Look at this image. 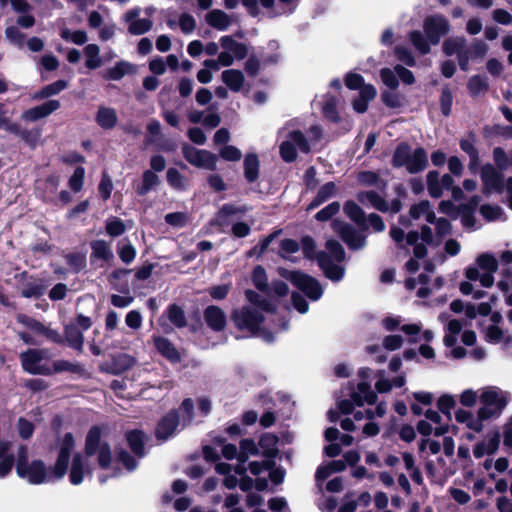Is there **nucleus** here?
<instances>
[{"label":"nucleus","mask_w":512,"mask_h":512,"mask_svg":"<svg viewBox=\"0 0 512 512\" xmlns=\"http://www.w3.org/2000/svg\"><path fill=\"white\" fill-rule=\"evenodd\" d=\"M168 184L175 190L185 191L189 187L188 180L175 168H169L166 173Z\"/></svg>","instance_id":"obj_44"},{"label":"nucleus","mask_w":512,"mask_h":512,"mask_svg":"<svg viewBox=\"0 0 512 512\" xmlns=\"http://www.w3.org/2000/svg\"><path fill=\"white\" fill-rule=\"evenodd\" d=\"M342 399L338 401L339 412L330 410L329 418L331 421L339 419L340 414H349L352 411V385L350 382L347 383L346 387L342 391Z\"/></svg>","instance_id":"obj_28"},{"label":"nucleus","mask_w":512,"mask_h":512,"mask_svg":"<svg viewBox=\"0 0 512 512\" xmlns=\"http://www.w3.org/2000/svg\"><path fill=\"white\" fill-rule=\"evenodd\" d=\"M136 66L127 61H119L113 67L103 72V77L107 80H120L126 75L136 73Z\"/></svg>","instance_id":"obj_26"},{"label":"nucleus","mask_w":512,"mask_h":512,"mask_svg":"<svg viewBox=\"0 0 512 512\" xmlns=\"http://www.w3.org/2000/svg\"><path fill=\"white\" fill-rule=\"evenodd\" d=\"M452 103H453V94L451 89L448 85H445L441 89V95H440V109L441 113L448 117L451 114L452 110Z\"/></svg>","instance_id":"obj_50"},{"label":"nucleus","mask_w":512,"mask_h":512,"mask_svg":"<svg viewBox=\"0 0 512 512\" xmlns=\"http://www.w3.org/2000/svg\"><path fill=\"white\" fill-rule=\"evenodd\" d=\"M244 175L249 182H254L259 176V159L256 154H247L244 159Z\"/></svg>","instance_id":"obj_39"},{"label":"nucleus","mask_w":512,"mask_h":512,"mask_svg":"<svg viewBox=\"0 0 512 512\" xmlns=\"http://www.w3.org/2000/svg\"><path fill=\"white\" fill-rule=\"evenodd\" d=\"M354 225L361 230H368L369 225L375 232H382L385 229V224L380 215L371 213L368 217L364 210L354 202Z\"/></svg>","instance_id":"obj_15"},{"label":"nucleus","mask_w":512,"mask_h":512,"mask_svg":"<svg viewBox=\"0 0 512 512\" xmlns=\"http://www.w3.org/2000/svg\"><path fill=\"white\" fill-rule=\"evenodd\" d=\"M183 155L185 159L195 167L207 170H215L217 167V155L207 150L185 145L183 147Z\"/></svg>","instance_id":"obj_10"},{"label":"nucleus","mask_w":512,"mask_h":512,"mask_svg":"<svg viewBox=\"0 0 512 512\" xmlns=\"http://www.w3.org/2000/svg\"><path fill=\"white\" fill-rule=\"evenodd\" d=\"M222 82L233 92H239L245 82L242 71L237 69H227L221 74Z\"/></svg>","instance_id":"obj_29"},{"label":"nucleus","mask_w":512,"mask_h":512,"mask_svg":"<svg viewBox=\"0 0 512 512\" xmlns=\"http://www.w3.org/2000/svg\"><path fill=\"white\" fill-rule=\"evenodd\" d=\"M319 104L321 105L323 114L326 118L332 121L338 120L337 100L335 97L325 95L322 97V100L319 102Z\"/></svg>","instance_id":"obj_46"},{"label":"nucleus","mask_w":512,"mask_h":512,"mask_svg":"<svg viewBox=\"0 0 512 512\" xmlns=\"http://www.w3.org/2000/svg\"><path fill=\"white\" fill-rule=\"evenodd\" d=\"M322 130L319 126H312L307 136L299 130L288 133L286 139L280 144L279 152L285 162H293L297 158V151L309 153L311 148L319 141Z\"/></svg>","instance_id":"obj_3"},{"label":"nucleus","mask_w":512,"mask_h":512,"mask_svg":"<svg viewBox=\"0 0 512 512\" xmlns=\"http://www.w3.org/2000/svg\"><path fill=\"white\" fill-rule=\"evenodd\" d=\"M117 112L114 108L101 106L96 115L97 124L103 129H111L117 123Z\"/></svg>","instance_id":"obj_32"},{"label":"nucleus","mask_w":512,"mask_h":512,"mask_svg":"<svg viewBox=\"0 0 512 512\" xmlns=\"http://www.w3.org/2000/svg\"><path fill=\"white\" fill-rule=\"evenodd\" d=\"M344 255V250L337 241L328 240L326 251L320 252L317 256L319 266L326 277L332 281H339L344 275V269L340 266Z\"/></svg>","instance_id":"obj_5"},{"label":"nucleus","mask_w":512,"mask_h":512,"mask_svg":"<svg viewBox=\"0 0 512 512\" xmlns=\"http://www.w3.org/2000/svg\"><path fill=\"white\" fill-rule=\"evenodd\" d=\"M65 339L72 348L82 349L84 342L83 333L76 325L71 324L65 327Z\"/></svg>","instance_id":"obj_43"},{"label":"nucleus","mask_w":512,"mask_h":512,"mask_svg":"<svg viewBox=\"0 0 512 512\" xmlns=\"http://www.w3.org/2000/svg\"><path fill=\"white\" fill-rule=\"evenodd\" d=\"M479 203L480 197L478 195H474L467 203L460 204L458 206V214L461 215V222L464 227L472 228L475 226L476 219L474 213Z\"/></svg>","instance_id":"obj_19"},{"label":"nucleus","mask_w":512,"mask_h":512,"mask_svg":"<svg viewBox=\"0 0 512 512\" xmlns=\"http://www.w3.org/2000/svg\"><path fill=\"white\" fill-rule=\"evenodd\" d=\"M90 469L88 467L86 458L76 453L72 460V465L69 473V480L73 485H79L83 482L84 476L89 474Z\"/></svg>","instance_id":"obj_18"},{"label":"nucleus","mask_w":512,"mask_h":512,"mask_svg":"<svg viewBox=\"0 0 512 512\" xmlns=\"http://www.w3.org/2000/svg\"><path fill=\"white\" fill-rule=\"evenodd\" d=\"M85 455L96 456L100 468L108 469L112 462L110 445L101 439V431L98 427H92L85 441Z\"/></svg>","instance_id":"obj_6"},{"label":"nucleus","mask_w":512,"mask_h":512,"mask_svg":"<svg viewBox=\"0 0 512 512\" xmlns=\"http://www.w3.org/2000/svg\"><path fill=\"white\" fill-rule=\"evenodd\" d=\"M354 90H359V97L354 99V111L364 113L369 102L376 97L377 90L372 84H365L363 76L358 73H354Z\"/></svg>","instance_id":"obj_14"},{"label":"nucleus","mask_w":512,"mask_h":512,"mask_svg":"<svg viewBox=\"0 0 512 512\" xmlns=\"http://www.w3.org/2000/svg\"><path fill=\"white\" fill-rule=\"evenodd\" d=\"M277 444L278 438L273 434L266 433L259 440V449L262 450L264 456L272 460L278 452Z\"/></svg>","instance_id":"obj_37"},{"label":"nucleus","mask_w":512,"mask_h":512,"mask_svg":"<svg viewBox=\"0 0 512 512\" xmlns=\"http://www.w3.org/2000/svg\"><path fill=\"white\" fill-rule=\"evenodd\" d=\"M424 33L432 45H438L441 37L450 30L449 21L443 15H432L423 22Z\"/></svg>","instance_id":"obj_9"},{"label":"nucleus","mask_w":512,"mask_h":512,"mask_svg":"<svg viewBox=\"0 0 512 512\" xmlns=\"http://www.w3.org/2000/svg\"><path fill=\"white\" fill-rule=\"evenodd\" d=\"M408 39L412 46L421 54L426 55L431 51L432 45L427 39L426 35L419 30H412L408 33Z\"/></svg>","instance_id":"obj_35"},{"label":"nucleus","mask_w":512,"mask_h":512,"mask_svg":"<svg viewBox=\"0 0 512 512\" xmlns=\"http://www.w3.org/2000/svg\"><path fill=\"white\" fill-rule=\"evenodd\" d=\"M204 319L207 325L215 331H221L225 328L226 315L224 311L217 306H208L204 311Z\"/></svg>","instance_id":"obj_25"},{"label":"nucleus","mask_w":512,"mask_h":512,"mask_svg":"<svg viewBox=\"0 0 512 512\" xmlns=\"http://www.w3.org/2000/svg\"><path fill=\"white\" fill-rule=\"evenodd\" d=\"M85 66L88 69H97L102 65L100 57V48L96 44H88L84 48Z\"/></svg>","instance_id":"obj_40"},{"label":"nucleus","mask_w":512,"mask_h":512,"mask_svg":"<svg viewBox=\"0 0 512 512\" xmlns=\"http://www.w3.org/2000/svg\"><path fill=\"white\" fill-rule=\"evenodd\" d=\"M480 408H486L492 417L499 416L508 403L506 395L497 387H489L480 395Z\"/></svg>","instance_id":"obj_11"},{"label":"nucleus","mask_w":512,"mask_h":512,"mask_svg":"<svg viewBox=\"0 0 512 512\" xmlns=\"http://www.w3.org/2000/svg\"><path fill=\"white\" fill-rule=\"evenodd\" d=\"M357 388L358 392L354 391V408L361 407L364 403L373 405L377 402V393L371 389L368 383L361 382L357 385Z\"/></svg>","instance_id":"obj_27"},{"label":"nucleus","mask_w":512,"mask_h":512,"mask_svg":"<svg viewBox=\"0 0 512 512\" xmlns=\"http://www.w3.org/2000/svg\"><path fill=\"white\" fill-rule=\"evenodd\" d=\"M168 318L177 327H183L186 324L183 310L176 305H171L169 307Z\"/></svg>","instance_id":"obj_62"},{"label":"nucleus","mask_w":512,"mask_h":512,"mask_svg":"<svg viewBox=\"0 0 512 512\" xmlns=\"http://www.w3.org/2000/svg\"><path fill=\"white\" fill-rule=\"evenodd\" d=\"M154 345L157 351L167 358L171 362H178L180 360V354L174 345L163 337H156L154 339Z\"/></svg>","instance_id":"obj_33"},{"label":"nucleus","mask_w":512,"mask_h":512,"mask_svg":"<svg viewBox=\"0 0 512 512\" xmlns=\"http://www.w3.org/2000/svg\"><path fill=\"white\" fill-rule=\"evenodd\" d=\"M259 454V447L252 439H243L240 442V452L238 454V461L240 464H238L235 467V473L237 475L243 476L246 469L243 466V464L246 462L249 456L251 455H258Z\"/></svg>","instance_id":"obj_21"},{"label":"nucleus","mask_w":512,"mask_h":512,"mask_svg":"<svg viewBox=\"0 0 512 512\" xmlns=\"http://www.w3.org/2000/svg\"><path fill=\"white\" fill-rule=\"evenodd\" d=\"M436 405L442 414H449V411L456 406V401L452 395L443 394L438 398Z\"/></svg>","instance_id":"obj_61"},{"label":"nucleus","mask_w":512,"mask_h":512,"mask_svg":"<svg viewBox=\"0 0 512 512\" xmlns=\"http://www.w3.org/2000/svg\"><path fill=\"white\" fill-rule=\"evenodd\" d=\"M480 213L487 221L497 220L503 213L502 208L497 205L483 204L480 207Z\"/></svg>","instance_id":"obj_58"},{"label":"nucleus","mask_w":512,"mask_h":512,"mask_svg":"<svg viewBox=\"0 0 512 512\" xmlns=\"http://www.w3.org/2000/svg\"><path fill=\"white\" fill-rule=\"evenodd\" d=\"M14 464V456L10 453V445L0 442V478L7 476Z\"/></svg>","instance_id":"obj_34"},{"label":"nucleus","mask_w":512,"mask_h":512,"mask_svg":"<svg viewBox=\"0 0 512 512\" xmlns=\"http://www.w3.org/2000/svg\"><path fill=\"white\" fill-rule=\"evenodd\" d=\"M219 45L222 49L219 54L223 67H229L235 60H242L248 55L247 45L236 41L233 36H222L219 39Z\"/></svg>","instance_id":"obj_7"},{"label":"nucleus","mask_w":512,"mask_h":512,"mask_svg":"<svg viewBox=\"0 0 512 512\" xmlns=\"http://www.w3.org/2000/svg\"><path fill=\"white\" fill-rule=\"evenodd\" d=\"M215 469L219 474L225 475V478L223 481L225 487H227L228 489H233L237 486V484H238L237 477L235 475L231 474V466L229 464L218 463L216 465Z\"/></svg>","instance_id":"obj_52"},{"label":"nucleus","mask_w":512,"mask_h":512,"mask_svg":"<svg viewBox=\"0 0 512 512\" xmlns=\"http://www.w3.org/2000/svg\"><path fill=\"white\" fill-rule=\"evenodd\" d=\"M339 202H332L320 211H318L315 215V218L318 221H327L332 218L335 214H337L340 210Z\"/></svg>","instance_id":"obj_60"},{"label":"nucleus","mask_w":512,"mask_h":512,"mask_svg":"<svg viewBox=\"0 0 512 512\" xmlns=\"http://www.w3.org/2000/svg\"><path fill=\"white\" fill-rule=\"evenodd\" d=\"M140 9L135 8L124 15V21L128 24V31L133 35H141L152 29V21L149 19H140Z\"/></svg>","instance_id":"obj_16"},{"label":"nucleus","mask_w":512,"mask_h":512,"mask_svg":"<svg viewBox=\"0 0 512 512\" xmlns=\"http://www.w3.org/2000/svg\"><path fill=\"white\" fill-rule=\"evenodd\" d=\"M159 177L152 170H146L142 176V184L137 188L140 196L147 194L151 189L159 184Z\"/></svg>","instance_id":"obj_47"},{"label":"nucleus","mask_w":512,"mask_h":512,"mask_svg":"<svg viewBox=\"0 0 512 512\" xmlns=\"http://www.w3.org/2000/svg\"><path fill=\"white\" fill-rule=\"evenodd\" d=\"M75 445L76 442L71 433H66L58 441V456L51 471H47L45 464L40 460H34L29 463L27 448L20 446L17 452V475L34 485L62 479L67 472L71 452L74 450Z\"/></svg>","instance_id":"obj_1"},{"label":"nucleus","mask_w":512,"mask_h":512,"mask_svg":"<svg viewBox=\"0 0 512 512\" xmlns=\"http://www.w3.org/2000/svg\"><path fill=\"white\" fill-rule=\"evenodd\" d=\"M381 100L386 107L391 109H397L403 106V98L397 92L385 90L381 93Z\"/></svg>","instance_id":"obj_53"},{"label":"nucleus","mask_w":512,"mask_h":512,"mask_svg":"<svg viewBox=\"0 0 512 512\" xmlns=\"http://www.w3.org/2000/svg\"><path fill=\"white\" fill-rule=\"evenodd\" d=\"M501 435L498 431L492 433L488 441H480L475 444L473 454L475 458H482L485 454L493 455L497 452L500 445Z\"/></svg>","instance_id":"obj_24"},{"label":"nucleus","mask_w":512,"mask_h":512,"mask_svg":"<svg viewBox=\"0 0 512 512\" xmlns=\"http://www.w3.org/2000/svg\"><path fill=\"white\" fill-rule=\"evenodd\" d=\"M47 355L48 352L44 349H29L21 353L20 359L23 369L30 374H51V367L42 362Z\"/></svg>","instance_id":"obj_8"},{"label":"nucleus","mask_w":512,"mask_h":512,"mask_svg":"<svg viewBox=\"0 0 512 512\" xmlns=\"http://www.w3.org/2000/svg\"><path fill=\"white\" fill-rule=\"evenodd\" d=\"M60 102L58 100H49L39 106H35L23 112L22 119L25 121H36L52 114L58 110Z\"/></svg>","instance_id":"obj_17"},{"label":"nucleus","mask_w":512,"mask_h":512,"mask_svg":"<svg viewBox=\"0 0 512 512\" xmlns=\"http://www.w3.org/2000/svg\"><path fill=\"white\" fill-rule=\"evenodd\" d=\"M92 254L91 256L102 260L109 261L113 259V252L109 244L104 240H95L91 243Z\"/></svg>","instance_id":"obj_42"},{"label":"nucleus","mask_w":512,"mask_h":512,"mask_svg":"<svg viewBox=\"0 0 512 512\" xmlns=\"http://www.w3.org/2000/svg\"><path fill=\"white\" fill-rule=\"evenodd\" d=\"M179 425V416L176 411L169 412L162 418L158 424L156 435L160 439L166 440L172 436Z\"/></svg>","instance_id":"obj_23"},{"label":"nucleus","mask_w":512,"mask_h":512,"mask_svg":"<svg viewBox=\"0 0 512 512\" xmlns=\"http://www.w3.org/2000/svg\"><path fill=\"white\" fill-rule=\"evenodd\" d=\"M252 280L258 289L265 291V292L268 291L267 276H266V272L263 267H261V266L255 267V269L253 271Z\"/></svg>","instance_id":"obj_63"},{"label":"nucleus","mask_w":512,"mask_h":512,"mask_svg":"<svg viewBox=\"0 0 512 512\" xmlns=\"http://www.w3.org/2000/svg\"><path fill=\"white\" fill-rule=\"evenodd\" d=\"M466 47V39L464 37L447 38L444 40L442 45L443 53L446 56H453L460 52L462 53Z\"/></svg>","instance_id":"obj_41"},{"label":"nucleus","mask_w":512,"mask_h":512,"mask_svg":"<svg viewBox=\"0 0 512 512\" xmlns=\"http://www.w3.org/2000/svg\"><path fill=\"white\" fill-rule=\"evenodd\" d=\"M380 78L384 85H386L391 90H395L399 86L398 75L395 72H393L390 68L381 69Z\"/></svg>","instance_id":"obj_57"},{"label":"nucleus","mask_w":512,"mask_h":512,"mask_svg":"<svg viewBox=\"0 0 512 512\" xmlns=\"http://www.w3.org/2000/svg\"><path fill=\"white\" fill-rule=\"evenodd\" d=\"M427 189L432 198H440L443 194L441 180H439V172L436 170L429 171L427 176Z\"/></svg>","instance_id":"obj_45"},{"label":"nucleus","mask_w":512,"mask_h":512,"mask_svg":"<svg viewBox=\"0 0 512 512\" xmlns=\"http://www.w3.org/2000/svg\"><path fill=\"white\" fill-rule=\"evenodd\" d=\"M245 295L247 300L255 307L244 306L235 309L231 314L233 323L241 331L259 336L266 342H272L274 336L270 332L261 330L260 325L265 319L262 312L270 314L273 318L275 317L274 306L266 300H260V296L252 290H247Z\"/></svg>","instance_id":"obj_2"},{"label":"nucleus","mask_w":512,"mask_h":512,"mask_svg":"<svg viewBox=\"0 0 512 512\" xmlns=\"http://www.w3.org/2000/svg\"><path fill=\"white\" fill-rule=\"evenodd\" d=\"M248 209L245 206H236L233 204H225L217 212L213 219V224L224 228L229 225L232 217L244 214Z\"/></svg>","instance_id":"obj_20"},{"label":"nucleus","mask_w":512,"mask_h":512,"mask_svg":"<svg viewBox=\"0 0 512 512\" xmlns=\"http://www.w3.org/2000/svg\"><path fill=\"white\" fill-rule=\"evenodd\" d=\"M219 155L226 161H239L242 157L241 151L232 145H226L219 150Z\"/></svg>","instance_id":"obj_64"},{"label":"nucleus","mask_w":512,"mask_h":512,"mask_svg":"<svg viewBox=\"0 0 512 512\" xmlns=\"http://www.w3.org/2000/svg\"><path fill=\"white\" fill-rule=\"evenodd\" d=\"M206 22L219 31H225L232 23L231 17L222 10H212L206 15Z\"/></svg>","instance_id":"obj_31"},{"label":"nucleus","mask_w":512,"mask_h":512,"mask_svg":"<svg viewBox=\"0 0 512 512\" xmlns=\"http://www.w3.org/2000/svg\"><path fill=\"white\" fill-rule=\"evenodd\" d=\"M20 137L30 147L35 148L37 145L41 144L42 133L38 128L32 130H24L20 133Z\"/></svg>","instance_id":"obj_56"},{"label":"nucleus","mask_w":512,"mask_h":512,"mask_svg":"<svg viewBox=\"0 0 512 512\" xmlns=\"http://www.w3.org/2000/svg\"><path fill=\"white\" fill-rule=\"evenodd\" d=\"M127 441L129 443L130 448L132 451L138 455L143 456L144 452V435L142 432L134 430L130 431L126 435Z\"/></svg>","instance_id":"obj_48"},{"label":"nucleus","mask_w":512,"mask_h":512,"mask_svg":"<svg viewBox=\"0 0 512 512\" xmlns=\"http://www.w3.org/2000/svg\"><path fill=\"white\" fill-rule=\"evenodd\" d=\"M492 418V413H490L486 408H479L477 411V419L471 418L467 423V427L477 433L481 432L483 429V422Z\"/></svg>","instance_id":"obj_51"},{"label":"nucleus","mask_w":512,"mask_h":512,"mask_svg":"<svg viewBox=\"0 0 512 512\" xmlns=\"http://www.w3.org/2000/svg\"><path fill=\"white\" fill-rule=\"evenodd\" d=\"M476 263L485 272L495 273L498 270V261L490 253L480 254L476 259Z\"/></svg>","instance_id":"obj_49"},{"label":"nucleus","mask_w":512,"mask_h":512,"mask_svg":"<svg viewBox=\"0 0 512 512\" xmlns=\"http://www.w3.org/2000/svg\"><path fill=\"white\" fill-rule=\"evenodd\" d=\"M67 85L68 83L65 80H58L42 88V90L36 96L39 98H47L52 95H56L64 90Z\"/></svg>","instance_id":"obj_55"},{"label":"nucleus","mask_w":512,"mask_h":512,"mask_svg":"<svg viewBox=\"0 0 512 512\" xmlns=\"http://www.w3.org/2000/svg\"><path fill=\"white\" fill-rule=\"evenodd\" d=\"M396 58L409 67L416 65V60L412 52L405 46L397 45L394 48Z\"/></svg>","instance_id":"obj_54"},{"label":"nucleus","mask_w":512,"mask_h":512,"mask_svg":"<svg viewBox=\"0 0 512 512\" xmlns=\"http://www.w3.org/2000/svg\"><path fill=\"white\" fill-rule=\"evenodd\" d=\"M391 165L393 168L405 167L410 174H417L429 165L427 151L423 147H417L412 152L411 145L402 141L393 152Z\"/></svg>","instance_id":"obj_4"},{"label":"nucleus","mask_w":512,"mask_h":512,"mask_svg":"<svg viewBox=\"0 0 512 512\" xmlns=\"http://www.w3.org/2000/svg\"><path fill=\"white\" fill-rule=\"evenodd\" d=\"M339 193V189L333 182H328L320 187L317 192L316 197L312 200V202L308 206V210H313L329 200L332 197L337 196Z\"/></svg>","instance_id":"obj_30"},{"label":"nucleus","mask_w":512,"mask_h":512,"mask_svg":"<svg viewBox=\"0 0 512 512\" xmlns=\"http://www.w3.org/2000/svg\"><path fill=\"white\" fill-rule=\"evenodd\" d=\"M106 231L110 236L117 237L125 232V225L121 219L112 217L107 221Z\"/></svg>","instance_id":"obj_59"},{"label":"nucleus","mask_w":512,"mask_h":512,"mask_svg":"<svg viewBox=\"0 0 512 512\" xmlns=\"http://www.w3.org/2000/svg\"><path fill=\"white\" fill-rule=\"evenodd\" d=\"M467 89L472 97H477L489 90L488 80L485 76L473 75L467 82Z\"/></svg>","instance_id":"obj_38"},{"label":"nucleus","mask_w":512,"mask_h":512,"mask_svg":"<svg viewBox=\"0 0 512 512\" xmlns=\"http://www.w3.org/2000/svg\"><path fill=\"white\" fill-rule=\"evenodd\" d=\"M481 180L483 182V193L490 194L496 192L503 193L506 189L504 184V175L501 171L497 170L492 164L487 163L481 168Z\"/></svg>","instance_id":"obj_13"},{"label":"nucleus","mask_w":512,"mask_h":512,"mask_svg":"<svg viewBox=\"0 0 512 512\" xmlns=\"http://www.w3.org/2000/svg\"><path fill=\"white\" fill-rule=\"evenodd\" d=\"M358 199L361 202H369L375 209L380 212L386 213L389 211V204L376 191L372 190L365 193H360L358 194Z\"/></svg>","instance_id":"obj_36"},{"label":"nucleus","mask_w":512,"mask_h":512,"mask_svg":"<svg viewBox=\"0 0 512 512\" xmlns=\"http://www.w3.org/2000/svg\"><path fill=\"white\" fill-rule=\"evenodd\" d=\"M345 460H334L326 465L320 466L316 471V480L319 483L328 478L332 473L340 472L345 469L346 465H351L350 452L345 453Z\"/></svg>","instance_id":"obj_22"},{"label":"nucleus","mask_w":512,"mask_h":512,"mask_svg":"<svg viewBox=\"0 0 512 512\" xmlns=\"http://www.w3.org/2000/svg\"><path fill=\"white\" fill-rule=\"evenodd\" d=\"M286 277L311 300L316 301L321 298L323 289L316 279L298 271H291Z\"/></svg>","instance_id":"obj_12"}]
</instances>
